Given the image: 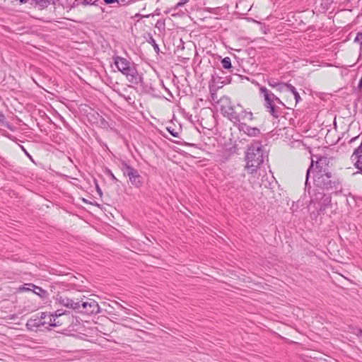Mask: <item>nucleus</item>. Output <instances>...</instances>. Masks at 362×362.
<instances>
[{
  "label": "nucleus",
  "instance_id": "f257e3e1",
  "mask_svg": "<svg viewBox=\"0 0 362 362\" xmlns=\"http://www.w3.org/2000/svg\"><path fill=\"white\" fill-rule=\"evenodd\" d=\"M265 152L263 146L259 141L251 144L245 154V170L249 173H255L264 162Z\"/></svg>",
  "mask_w": 362,
  "mask_h": 362
},
{
  "label": "nucleus",
  "instance_id": "f03ea898",
  "mask_svg": "<svg viewBox=\"0 0 362 362\" xmlns=\"http://www.w3.org/2000/svg\"><path fill=\"white\" fill-rule=\"evenodd\" d=\"M114 63L117 69L126 76L129 82L135 85L141 82L142 77L138 73L133 63L119 56L114 57Z\"/></svg>",
  "mask_w": 362,
  "mask_h": 362
},
{
  "label": "nucleus",
  "instance_id": "7ed1b4c3",
  "mask_svg": "<svg viewBox=\"0 0 362 362\" xmlns=\"http://www.w3.org/2000/svg\"><path fill=\"white\" fill-rule=\"evenodd\" d=\"M310 204L315 205L319 214H324L328 209L332 208L331 196L320 191L315 192L311 195Z\"/></svg>",
  "mask_w": 362,
  "mask_h": 362
},
{
  "label": "nucleus",
  "instance_id": "20e7f679",
  "mask_svg": "<svg viewBox=\"0 0 362 362\" xmlns=\"http://www.w3.org/2000/svg\"><path fill=\"white\" fill-rule=\"evenodd\" d=\"M331 173H314V183L320 189H332L337 188V183L331 179Z\"/></svg>",
  "mask_w": 362,
  "mask_h": 362
},
{
  "label": "nucleus",
  "instance_id": "39448f33",
  "mask_svg": "<svg viewBox=\"0 0 362 362\" xmlns=\"http://www.w3.org/2000/svg\"><path fill=\"white\" fill-rule=\"evenodd\" d=\"M221 111L224 117H227L234 124L238 122V105L235 107L231 105L230 100L227 98L221 99Z\"/></svg>",
  "mask_w": 362,
  "mask_h": 362
},
{
  "label": "nucleus",
  "instance_id": "423d86ee",
  "mask_svg": "<svg viewBox=\"0 0 362 362\" xmlns=\"http://www.w3.org/2000/svg\"><path fill=\"white\" fill-rule=\"evenodd\" d=\"M259 91L263 94L265 100V107L269 110V113L275 118L279 117V112L274 104V94L264 86L259 88Z\"/></svg>",
  "mask_w": 362,
  "mask_h": 362
},
{
  "label": "nucleus",
  "instance_id": "0eeeda50",
  "mask_svg": "<svg viewBox=\"0 0 362 362\" xmlns=\"http://www.w3.org/2000/svg\"><path fill=\"white\" fill-rule=\"evenodd\" d=\"M122 171L124 175L129 177L130 182L133 185L136 187L141 186L143 179L136 169L127 164H124L122 166Z\"/></svg>",
  "mask_w": 362,
  "mask_h": 362
},
{
  "label": "nucleus",
  "instance_id": "6e6552de",
  "mask_svg": "<svg viewBox=\"0 0 362 362\" xmlns=\"http://www.w3.org/2000/svg\"><path fill=\"white\" fill-rule=\"evenodd\" d=\"M80 302L83 313L87 315H96L100 313V308L95 300L87 298L85 301L81 300Z\"/></svg>",
  "mask_w": 362,
  "mask_h": 362
},
{
  "label": "nucleus",
  "instance_id": "1a4fd4ad",
  "mask_svg": "<svg viewBox=\"0 0 362 362\" xmlns=\"http://www.w3.org/2000/svg\"><path fill=\"white\" fill-rule=\"evenodd\" d=\"M57 302L59 305L72 310H78L81 308V302L75 301L66 296H58L57 298Z\"/></svg>",
  "mask_w": 362,
  "mask_h": 362
},
{
  "label": "nucleus",
  "instance_id": "9d476101",
  "mask_svg": "<svg viewBox=\"0 0 362 362\" xmlns=\"http://www.w3.org/2000/svg\"><path fill=\"white\" fill-rule=\"evenodd\" d=\"M329 158L325 156L320 157L315 163L314 173H326L329 172Z\"/></svg>",
  "mask_w": 362,
  "mask_h": 362
},
{
  "label": "nucleus",
  "instance_id": "9b49d317",
  "mask_svg": "<svg viewBox=\"0 0 362 362\" xmlns=\"http://www.w3.org/2000/svg\"><path fill=\"white\" fill-rule=\"evenodd\" d=\"M238 122L235 123V125L238 127L240 124H245L242 121L246 119L252 121L253 119V114L252 112L247 111L241 105H238Z\"/></svg>",
  "mask_w": 362,
  "mask_h": 362
},
{
  "label": "nucleus",
  "instance_id": "f8f14e48",
  "mask_svg": "<svg viewBox=\"0 0 362 362\" xmlns=\"http://www.w3.org/2000/svg\"><path fill=\"white\" fill-rule=\"evenodd\" d=\"M46 317H47V314L45 313H42L41 314L40 317H36L34 319L28 320L26 323V327L29 329L33 330V329H34V328H37L41 326H43L47 323V322L45 320H44Z\"/></svg>",
  "mask_w": 362,
  "mask_h": 362
},
{
  "label": "nucleus",
  "instance_id": "ddd939ff",
  "mask_svg": "<svg viewBox=\"0 0 362 362\" xmlns=\"http://www.w3.org/2000/svg\"><path fill=\"white\" fill-rule=\"evenodd\" d=\"M238 129L250 137H257L261 134L259 129L250 127L246 124H240Z\"/></svg>",
  "mask_w": 362,
  "mask_h": 362
},
{
  "label": "nucleus",
  "instance_id": "4468645a",
  "mask_svg": "<svg viewBox=\"0 0 362 362\" xmlns=\"http://www.w3.org/2000/svg\"><path fill=\"white\" fill-rule=\"evenodd\" d=\"M59 0H31L30 5L39 10L47 8L51 4H55Z\"/></svg>",
  "mask_w": 362,
  "mask_h": 362
},
{
  "label": "nucleus",
  "instance_id": "2eb2a0df",
  "mask_svg": "<svg viewBox=\"0 0 362 362\" xmlns=\"http://www.w3.org/2000/svg\"><path fill=\"white\" fill-rule=\"evenodd\" d=\"M276 90L279 92H287L290 91L291 88H293L291 84L286 83H279L276 84Z\"/></svg>",
  "mask_w": 362,
  "mask_h": 362
},
{
  "label": "nucleus",
  "instance_id": "dca6fc26",
  "mask_svg": "<svg viewBox=\"0 0 362 362\" xmlns=\"http://www.w3.org/2000/svg\"><path fill=\"white\" fill-rule=\"evenodd\" d=\"M47 317H48L49 321L47 322L46 324H49L50 326H52V327L61 326L62 325V322H60L58 320V317L54 316V315H52V314L49 315H47Z\"/></svg>",
  "mask_w": 362,
  "mask_h": 362
},
{
  "label": "nucleus",
  "instance_id": "f3484780",
  "mask_svg": "<svg viewBox=\"0 0 362 362\" xmlns=\"http://www.w3.org/2000/svg\"><path fill=\"white\" fill-rule=\"evenodd\" d=\"M95 4V1L93 0H75L73 3L71 8H74L80 5L86 6L88 5H93Z\"/></svg>",
  "mask_w": 362,
  "mask_h": 362
},
{
  "label": "nucleus",
  "instance_id": "a211bd4d",
  "mask_svg": "<svg viewBox=\"0 0 362 362\" xmlns=\"http://www.w3.org/2000/svg\"><path fill=\"white\" fill-rule=\"evenodd\" d=\"M28 286H31L33 288V291L39 296H41V293L45 294L46 293L45 291L43 290L42 288L37 286L33 284H29Z\"/></svg>",
  "mask_w": 362,
  "mask_h": 362
},
{
  "label": "nucleus",
  "instance_id": "6ab92c4d",
  "mask_svg": "<svg viewBox=\"0 0 362 362\" xmlns=\"http://www.w3.org/2000/svg\"><path fill=\"white\" fill-rule=\"evenodd\" d=\"M313 170H314V160H313V159H312L311 164H310V167L308 168V169L307 170V173H306V179H305V188H307L308 185V179H309L310 173Z\"/></svg>",
  "mask_w": 362,
  "mask_h": 362
},
{
  "label": "nucleus",
  "instance_id": "aec40b11",
  "mask_svg": "<svg viewBox=\"0 0 362 362\" xmlns=\"http://www.w3.org/2000/svg\"><path fill=\"white\" fill-rule=\"evenodd\" d=\"M222 66L224 69H228L231 68V61L228 57L223 58L221 61Z\"/></svg>",
  "mask_w": 362,
  "mask_h": 362
},
{
  "label": "nucleus",
  "instance_id": "412c9836",
  "mask_svg": "<svg viewBox=\"0 0 362 362\" xmlns=\"http://www.w3.org/2000/svg\"><path fill=\"white\" fill-rule=\"evenodd\" d=\"M289 92H291V93L293 95L296 103H298L300 100V96L297 92L296 88L293 86V88H291Z\"/></svg>",
  "mask_w": 362,
  "mask_h": 362
},
{
  "label": "nucleus",
  "instance_id": "4be33fe9",
  "mask_svg": "<svg viewBox=\"0 0 362 362\" xmlns=\"http://www.w3.org/2000/svg\"><path fill=\"white\" fill-rule=\"evenodd\" d=\"M354 42L360 44L361 49H362V33L359 32L356 34V36L354 39Z\"/></svg>",
  "mask_w": 362,
  "mask_h": 362
},
{
  "label": "nucleus",
  "instance_id": "5701e85b",
  "mask_svg": "<svg viewBox=\"0 0 362 362\" xmlns=\"http://www.w3.org/2000/svg\"><path fill=\"white\" fill-rule=\"evenodd\" d=\"M167 130L174 137H179V132L171 127H168Z\"/></svg>",
  "mask_w": 362,
  "mask_h": 362
},
{
  "label": "nucleus",
  "instance_id": "b1692460",
  "mask_svg": "<svg viewBox=\"0 0 362 362\" xmlns=\"http://www.w3.org/2000/svg\"><path fill=\"white\" fill-rule=\"evenodd\" d=\"M150 43L153 45L156 52H159V47H158V45L156 44L155 40L153 39V38H151Z\"/></svg>",
  "mask_w": 362,
  "mask_h": 362
},
{
  "label": "nucleus",
  "instance_id": "393cba45",
  "mask_svg": "<svg viewBox=\"0 0 362 362\" xmlns=\"http://www.w3.org/2000/svg\"><path fill=\"white\" fill-rule=\"evenodd\" d=\"M53 315L59 318L62 315H66V312H64L62 310H57L54 312Z\"/></svg>",
  "mask_w": 362,
  "mask_h": 362
},
{
  "label": "nucleus",
  "instance_id": "a878e982",
  "mask_svg": "<svg viewBox=\"0 0 362 362\" xmlns=\"http://www.w3.org/2000/svg\"><path fill=\"white\" fill-rule=\"evenodd\" d=\"M279 83L278 82H275L274 80H269L268 81V84L272 87V88H276V84Z\"/></svg>",
  "mask_w": 362,
  "mask_h": 362
},
{
  "label": "nucleus",
  "instance_id": "bb28decb",
  "mask_svg": "<svg viewBox=\"0 0 362 362\" xmlns=\"http://www.w3.org/2000/svg\"><path fill=\"white\" fill-rule=\"evenodd\" d=\"M117 303L118 305H119V307H120L122 309H123V310L125 311V313H126L127 314H128V315L132 314V312H131V310H129V309H127V308H126L123 307L122 305L119 304L118 303Z\"/></svg>",
  "mask_w": 362,
  "mask_h": 362
},
{
  "label": "nucleus",
  "instance_id": "cd10ccee",
  "mask_svg": "<svg viewBox=\"0 0 362 362\" xmlns=\"http://www.w3.org/2000/svg\"><path fill=\"white\" fill-rule=\"evenodd\" d=\"M104 2L107 4H110L115 2H119V0H103Z\"/></svg>",
  "mask_w": 362,
  "mask_h": 362
},
{
  "label": "nucleus",
  "instance_id": "c85d7f7f",
  "mask_svg": "<svg viewBox=\"0 0 362 362\" xmlns=\"http://www.w3.org/2000/svg\"><path fill=\"white\" fill-rule=\"evenodd\" d=\"M187 0H181L179 3L177 4V7L182 6L184 4L187 3Z\"/></svg>",
  "mask_w": 362,
  "mask_h": 362
},
{
  "label": "nucleus",
  "instance_id": "c756f323",
  "mask_svg": "<svg viewBox=\"0 0 362 362\" xmlns=\"http://www.w3.org/2000/svg\"><path fill=\"white\" fill-rule=\"evenodd\" d=\"M21 289L23 291H33V288L31 286H29L28 285V287H23Z\"/></svg>",
  "mask_w": 362,
  "mask_h": 362
},
{
  "label": "nucleus",
  "instance_id": "7c9ffc66",
  "mask_svg": "<svg viewBox=\"0 0 362 362\" xmlns=\"http://www.w3.org/2000/svg\"><path fill=\"white\" fill-rule=\"evenodd\" d=\"M118 4H126L127 1L126 0H119V2H117Z\"/></svg>",
  "mask_w": 362,
  "mask_h": 362
},
{
  "label": "nucleus",
  "instance_id": "2f4dec72",
  "mask_svg": "<svg viewBox=\"0 0 362 362\" xmlns=\"http://www.w3.org/2000/svg\"><path fill=\"white\" fill-rule=\"evenodd\" d=\"M21 148L23 149V151L25 152V153L30 158H31V156L29 155V153L26 151V150L24 148L23 146H21Z\"/></svg>",
  "mask_w": 362,
  "mask_h": 362
},
{
  "label": "nucleus",
  "instance_id": "473e14b6",
  "mask_svg": "<svg viewBox=\"0 0 362 362\" xmlns=\"http://www.w3.org/2000/svg\"><path fill=\"white\" fill-rule=\"evenodd\" d=\"M276 102L280 105H284V104L282 103V101L279 98H278Z\"/></svg>",
  "mask_w": 362,
  "mask_h": 362
},
{
  "label": "nucleus",
  "instance_id": "72a5a7b5",
  "mask_svg": "<svg viewBox=\"0 0 362 362\" xmlns=\"http://www.w3.org/2000/svg\"><path fill=\"white\" fill-rule=\"evenodd\" d=\"M279 98L276 97V95H274V103L276 102L277 100Z\"/></svg>",
  "mask_w": 362,
  "mask_h": 362
},
{
  "label": "nucleus",
  "instance_id": "f704fd0d",
  "mask_svg": "<svg viewBox=\"0 0 362 362\" xmlns=\"http://www.w3.org/2000/svg\"><path fill=\"white\" fill-rule=\"evenodd\" d=\"M0 117H2V115H0Z\"/></svg>",
  "mask_w": 362,
  "mask_h": 362
}]
</instances>
